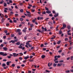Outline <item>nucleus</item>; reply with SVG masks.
<instances>
[{"instance_id":"11","label":"nucleus","mask_w":73,"mask_h":73,"mask_svg":"<svg viewBox=\"0 0 73 73\" xmlns=\"http://www.w3.org/2000/svg\"><path fill=\"white\" fill-rule=\"evenodd\" d=\"M18 54H19V56H23V53H19Z\"/></svg>"},{"instance_id":"54","label":"nucleus","mask_w":73,"mask_h":73,"mask_svg":"<svg viewBox=\"0 0 73 73\" xmlns=\"http://www.w3.org/2000/svg\"><path fill=\"white\" fill-rule=\"evenodd\" d=\"M13 21L14 23H17V22L16 21V20L13 19Z\"/></svg>"},{"instance_id":"27","label":"nucleus","mask_w":73,"mask_h":73,"mask_svg":"<svg viewBox=\"0 0 73 73\" xmlns=\"http://www.w3.org/2000/svg\"><path fill=\"white\" fill-rule=\"evenodd\" d=\"M57 65V64H56L55 63H54L53 66H54L55 67V66H56Z\"/></svg>"},{"instance_id":"52","label":"nucleus","mask_w":73,"mask_h":73,"mask_svg":"<svg viewBox=\"0 0 73 73\" xmlns=\"http://www.w3.org/2000/svg\"><path fill=\"white\" fill-rule=\"evenodd\" d=\"M11 41V42L12 43H15V41L13 40H12Z\"/></svg>"},{"instance_id":"38","label":"nucleus","mask_w":73,"mask_h":73,"mask_svg":"<svg viewBox=\"0 0 73 73\" xmlns=\"http://www.w3.org/2000/svg\"><path fill=\"white\" fill-rule=\"evenodd\" d=\"M19 5H21V6H22V5H23V3H20Z\"/></svg>"},{"instance_id":"40","label":"nucleus","mask_w":73,"mask_h":73,"mask_svg":"<svg viewBox=\"0 0 73 73\" xmlns=\"http://www.w3.org/2000/svg\"><path fill=\"white\" fill-rule=\"evenodd\" d=\"M23 32L25 33V32H26V30L25 29H23Z\"/></svg>"},{"instance_id":"9","label":"nucleus","mask_w":73,"mask_h":73,"mask_svg":"<svg viewBox=\"0 0 73 73\" xmlns=\"http://www.w3.org/2000/svg\"><path fill=\"white\" fill-rule=\"evenodd\" d=\"M4 20H5V19H2L1 20V23H3L4 21Z\"/></svg>"},{"instance_id":"10","label":"nucleus","mask_w":73,"mask_h":73,"mask_svg":"<svg viewBox=\"0 0 73 73\" xmlns=\"http://www.w3.org/2000/svg\"><path fill=\"white\" fill-rule=\"evenodd\" d=\"M28 58H29V57L28 56H27L25 57L24 58V59H25V60H27V59H28Z\"/></svg>"},{"instance_id":"5","label":"nucleus","mask_w":73,"mask_h":73,"mask_svg":"<svg viewBox=\"0 0 73 73\" xmlns=\"http://www.w3.org/2000/svg\"><path fill=\"white\" fill-rule=\"evenodd\" d=\"M51 11L49 10H47L46 11V13H48V14H49V13H51Z\"/></svg>"},{"instance_id":"31","label":"nucleus","mask_w":73,"mask_h":73,"mask_svg":"<svg viewBox=\"0 0 73 73\" xmlns=\"http://www.w3.org/2000/svg\"><path fill=\"white\" fill-rule=\"evenodd\" d=\"M37 31H38V32H39V33H41V31H40V30L39 29H37Z\"/></svg>"},{"instance_id":"41","label":"nucleus","mask_w":73,"mask_h":73,"mask_svg":"<svg viewBox=\"0 0 73 73\" xmlns=\"http://www.w3.org/2000/svg\"><path fill=\"white\" fill-rule=\"evenodd\" d=\"M33 23H35L36 22V20H32Z\"/></svg>"},{"instance_id":"8","label":"nucleus","mask_w":73,"mask_h":73,"mask_svg":"<svg viewBox=\"0 0 73 73\" xmlns=\"http://www.w3.org/2000/svg\"><path fill=\"white\" fill-rule=\"evenodd\" d=\"M3 49L5 51H6V50H8V48H7L5 47L3 48Z\"/></svg>"},{"instance_id":"60","label":"nucleus","mask_w":73,"mask_h":73,"mask_svg":"<svg viewBox=\"0 0 73 73\" xmlns=\"http://www.w3.org/2000/svg\"><path fill=\"white\" fill-rule=\"evenodd\" d=\"M29 47H32V45L30 44H29Z\"/></svg>"},{"instance_id":"16","label":"nucleus","mask_w":73,"mask_h":73,"mask_svg":"<svg viewBox=\"0 0 73 73\" xmlns=\"http://www.w3.org/2000/svg\"><path fill=\"white\" fill-rule=\"evenodd\" d=\"M16 31L17 32H20V29H17V30H16Z\"/></svg>"},{"instance_id":"63","label":"nucleus","mask_w":73,"mask_h":73,"mask_svg":"<svg viewBox=\"0 0 73 73\" xmlns=\"http://www.w3.org/2000/svg\"><path fill=\"white\" fill-rule=\"evenodd\" d=\"M12 14H13V13L12 12H10V15H12Z\"/></svg>"},{"instance_id":"34","label":"nucleus","mask_w":73,"mask_h":73,"mask_svg":"<svg viewBox=\"0 0 73 73\" xmlns=\"http://www.w3.org/2000/svg\"><path fill=\"white\" fill-rule=\"evenodd\" d=\"M70 72V70H67L65 72L66 73H69Z\"/></svg>"},{"instance_id":"42","label":"nucleus","mask_w":73,"mask_h":73,"mask_svg":"<svg viewBox=\"0 0 73 73\" xmlns=\"http://www.w3.org/2000/svg\"><path fill=\"white\" fill-rule=\"evenodd\" d=\"M49 16L50 17L53 16V14H52V13H51L49 15Z\"/></svg>"},{"instance_id":"57","label":"nucleus","mask_w":73,"mask_h":73,"mask_svg":"<svg viewBox=\"0 0 73 73\" xmlns=\"http://www.w3.org/2000/svg\"><path fill=\"white\" fill-rule=\"evenodd\" d=\"M7 57L8 58H11V57L10 56H8Z\"/></svg>"},{"instance_id":"53","label":"nucleus","mask_w":73,"mask_h":73,"mask_svg":"<svg viewBox=\"0 0 73 73\" xmlns=\"http://www.w3.org/2000/svg\"><path fill=\"white\" fill-rule=\"evenodd\" d=\"M22 24H24L25 23L24 22H21V23Z\"/></svg>"},{"instance_id":"24","label":"nucleus","mask_w":73,"mask_h":73,"mask_svg":"<svg viewBox=\"0 0 73 73\" xmlns=\"http://www.w3.org/2000/svg\"><path fill=\"white\" fill-rule=\"evenodd\" d=\"M29 31H32V27L29 28Z\"/></svg>"},{"instance_id":"20","label":"nucleus","mask_w":73,"mask_h":73,"mask_svg":"<svg viewBox=\"0 0 73 73\" xmlns=\"http://www.w3.org/2000/svg\"><path fill=\"white\" fill-rule=\"evenodd\" d=\"M63 27H64V28H66V25L65 24H63Z\"/></svg>"},{"instance_id":"35","label":"nucleus","mask_w":73,"mask_h":73,"mask_svg":"<svg viewBox=\"0 0 73 73\" xmlns=\"http://www.w3.org/2000/svg\"><path fill=\"white\" fill-rule=\"evenodd\" d=\"M4 32L5 33H8V31L7 30H5L4 31Z\"/></svg>"},{"instance_id":"29","label":"nucleus","mask_w":73,"mask_h":73,"mask_svg":"<svg viewBox=\"0 0 73 73\" xmlns=\"http://www.w3.org/2000/svg\"><path fill=\"white\" fill-rule=\"evenodd\" d=\"M14 41L15 42H16V41H18V39L17 38H15L14 39Z\"/></svg>"},{"instance_id":"36","label":"nucleus","mask_w":73,"mask_h":73,"mask_svg":"<svg viewBox=\"0 0 73 73\" xmlns=\"http://www.w3.org/2000/svg\"><path fill=\"white\" fill-rule=\"evenodd\" d=\"M26 12L27 13H29V14H31V13H30V12L28 11H26Z\"/></svg>"},{"instance_id":"3","label":"nucleus","mask_w":73,"mask_h":73,"mask_svg":"<svg viewBox=\"0 0 73 73\" xmlns=\"http://www.w3.org/2000/svg\"><path fill=\"white\" fill-rule=\"evenodd\" d=\"M21 45H23V44L22 43L20 45V46H18L19 48H20V49H22L23 48V46Z\"/></svg>"},{"instance_id":"18","label":"nucleus","mask_w":73,"mask_h":73,"mask_svg":"<svg viewBox=\"0 0 73 73\" xmlns=\"http://www.w3.org/2000/svg\"><path fill=\"white\" fill-rule=\"evenodd\" d=\"M24 19L22 17H21L20 19V20L21 21H23V20Z\"/></svg>"},{"instance_id":"64","label":"nucleus","mask_w":73,"mask_h":73,"mask_svg":"<svg viewBox=\"0 0 73 73\" xmlns=\"http://www.w3.org/2000/svg\"><path fill=\"white\" fill-rule=\"evenodd\" d=\"M42 49L43 50H46V48H43Z\"/></svg>"},{"instance_id":"23","label":"nucleus","mask_w":73,"mask_h":73,"mask_svg":"<svg viewBox=\"0 0 73 73\" xmlns=\"http://www.w3.org/2000/svg\"><path fill=\"white\" fill-rule=\"evenodd\" d=\"M31 14H27V15L29 17H31Z\"/></svg>"},{"instance_id":"50","label":"nucleus","mask_w":73,"mask_h":73,"mask_svg":"<svg viewBox=\"0 0 73 73\" xmlns=\"http://www.w3.org/2000/svg\"><path fill=\"white\" fill-rule=\"evenodd\" d=\"M64 62V60H61L59 61V62Z\"/></svg>"},{"instance_id":"46","label":"nucleus","mask_w":73,"mask_h":73,"mask_svg":"<svg viewBox=\"0 0 73 73\" xmlns=\"http://www.w3.org/2000/svg\"><path fill=\"white\" fill-rule=\"evenodd\" d=\"M44 29L42 30V31H41V33H43V32H44Z\"/></svg>"},{"instance_id":"32","label":"nucleus","mask_w":73,"mask_h":73,"mask_svg":"<svg viewBox=\"0 0 73 73\" xmlns=\"http://www.w3.org/2000/svg\"><path fill=\"white\" fill-rule=\"evenodd\" d=\"M3 2H4V1L3 0L2 1H1L0 2V4H3Z\"/></svg>"},{"instance_id":"39","label":"nucleus","mask_w":73,"mask_h":73,"mask_svg":"<svg viewBox=\"0 0 73 73\" xmlns=\"http://www.w3.org/2000/svg\"><path fill=\"white\" fill-rule=\"evenodd\" d=\"M23 11H24V10H23V9H21L20 10V12H21L22 13H23Z\"/></svg>"},{"instance_id":"44","label":"nucleus","mask_w":73,"mask_h":73,"mask_svg":"<svg viewBox=\"0 0 73 73\" xmlns=\"http://www.w3.org/2000/svg\"><path fill=\"white\" fill-rule=\"evenodd\" d=\"M45 8L46 10H47V11H48V10H49V9H48V8H47L46 7H45Z\"/></svg>"},{"instance_id":"26","label":"nucleus","mask_w":73,"mask_h":73,"mask_svg":"<svg viewBox=\"0 0 73 73\" xmlns=\"http://www.w3.org/2000/svg\"><path fill=\"white\" fill-rule=\"evenodd\" d=\"M2 66L3 67H4L5 66V63H3L2 64Z\"/></svg>"},{"instance_id":"48","label":"nucleus","mask_w":73,"mask_h":73,"mask_svg":"<svg viewBox=\"0 0 73 73\" xmlns=\"http://www.w3.org/2000/svg\"><path fill=\"white\" fill-rule=\"evenodd\" d=\"M21 17H23V18H25V16L24 15H22Z\"/></svg>"},{"instance_id":"30","label":"nucleus","mask_w":73,"mask_h":73,"mask_svg":"<svg viewBox=\"0 0 73 73\" xmlns=\"http://www.w3.org/2000/svg\"><path fill=\"white\" fill-rule=\"evenodd\" d=\"M14 36H15V35H14V34H11V37H14Z\"/></svg>"},{"instance_id":"7","label":"nucleus","mask_w":73,"mask_h":73,"mask_svg":"<svg viewBox=\"0 0 73 73\" xmlns=\"http://www.w3.org/2000/svg\"><path fill=\"white\" fill-rule=\"evenodd\" d=\"M55 15H54V17H57V16H58V13H57L56 14H55Z\"/></svg>"},{"instance_id":"33","label":"nucleus","mask_w":73,"mask_h":73,"mask_svg":"<svg viewBox=\"0 0 73 73\" xmlns=\"http://www.w3.org/2000/svg\"><path fill=\"white\" fill-rule=\"evenodd\" d=\"M0 46L1 47H2H2H3V46H4V44H1L0 45Z\"/></svg>"},{"instance_id":"37","label":"nucleus","mask_w":73,"mask_h":73,"mask_svg":"<svg viewBox=\"0 0 73 73\" xmlns=\"http://www.w3.org/2000/svg\"><path fill=\"white\" fill-rule=\"evenodd\" d=\"M11 66L12 67H15V65L14 64H13Z\"/></svg>"},{"instance_id":"55","label":"nucleus","mask_w":73,"mask_h":73,"mask_svg":"<svg viewBox=\"0 0 73 73\" xmlns=\"http://www.w3.org/2000/svg\"><path fill=\"white\" fill-rule=\"evenodd\" d=\"M65 29V27H63L61 28V29Z\"/></svg>"},{"instance_id":"56","label":"nucleus","mask_w":73,"mask_h":73,"mask_svg":"<svg viewBox=\"0 0 73 73\" xmlns=\"http://www.w3.org/2000/svg\"><path fill=\"white\" fill-rule=\"evenodd\" d=\"M32 54L33 55V56H35V53L34 52H33L32 53Z\"/></svg>"},{"instance_id":"25","label":"nucleus","mask_w":73,"mask_h":73,"mask_svg":"<svg viewBox=\"0 0 73 73\" xmlns=\"http://www.w3.org/2000/svg\"><path fill=\"white\" fill-rule=\"evenodd\" d=\"M19 60H20L21 61V60H23V58L21 57H19Z\"/></svg>"},{"instance_id":"47","label":"nucleus","mask_w":73,"mask_h":73,"mask_svg":"<svg viewBox=\"0 0 73 73\" xmlns=\"http://www.w3.org/2000/svg\"><path fill=\"white\" fill-rule=\"evenodd\" d=\"M30 27L31 28H32V27H33V24H30Z\"/></svg>"},{"instance_id":"22","label":"nucleus","mask_w":73,"mask_h":73,"mask_svg":"<svg viewBox=\"0 0 73 73\" xmlns=\"http://www.w3.org/2000/svg\"><path fill=\"white\" fill-rule=\"evenodd\" d=\"M60 42H61V41L60 40L58 41L57 42V44H60Z\"/></svg>"},{"instance_id":"12","label":"nucleus","mask_w":73,"mask_h":73,"mask_svg":"<svg viewBox=\"0 0 73 73\" xmlns=\"http://www.w3.org/2000/svg\"><path fill=\"white\" fill-rule=\"evenodd\" d=\"M50 64V63H48V66H49V67H50V66L52 65V63H50V65H49Z\"/></svg>"},{"instance_id":"19","label":"nucleus","mask_w":73,"mask_h":73,"mask_svg":"<svg viewBox=\"0 0 73 73\" xmlns=\"http://www.w3.org/2000/svg\"><path fill=\"white\" fill-rule=\"evenodd\" d=\"M59 35H61L62 34V31L61 30H60L59 31Z\"/></svg>"},{"instance_id":"49","label":"nucleus","mask_w":73,"mask_h":73,"mask_svg":"<svg viewBox=\"0 0 73 73\" xmlns=\"http://www.w3.org/2000/svg\"><path fill=\"white\" fill-rule=\"evenodd\" d=\"M46 13V12L45 11H44L42 13V14H45Z\"/></svg>"},{"instance_id":"62","label":"nucleus","mask_w":73,"mask_h":73,"mask_svg":"<svg viewBox=\"0 0 73 73\" xmlns=\"http://www.w3.org/2000/svg\"><path fill=\"white\" fill-rule=\"evenodd\" d=\"M5 18H8V16L7 15H5Z\"/></svg>"},{"instance_id":"13","label":"nucleus","mask_w":73,"mask_h":73,"mask_svg":"<svg viewBox=\"0 0 73 73\" xmlns=\"http://www.w3.org/2000/svg\"><path fill=\"white\" fill-rule=\"evenodd\" d=\"M41 57L42 58H45V56L43 55L41 56Z\"/></svg>"},{"instance_id":"15","label":"nucleus","mask_w":73,"mask_h":73,"mask_svg":"<svg viewBox=\"0 0 73 73\" xmlns=\"http://www.w3.org/2000/svg\"><path fill=\"white\" fill-rule=\"evenodd\" d=\"M70 28H71V27H70V26L68 25L67 26V28L69 30L70 29Z\"/></svg>"},{"instance_id":"17","label":"nucleus","mask_w":73,"mask_h":73,"mask_svg":"<svg viewBox=\"0 0 73 73\" xmlns=\"http://www.w3.org/2000/svg\"><path fill=\"white\" fill-rule=\"evenodd\" d=\"M61 65H62V63H60V64H58L57 66H61Z\"/></svg>"},{"instance_id":"61","label":"nucleus","mask_w":73,"mask_h":73,"mask_svg":"<svg viewBox=\"0 0 73 73\" xmlns=\"http://www.w3.org/2000/svg\"><path fill=\"white\" fill-rule=\"evenodd\" d=\"M43 19V17H40V20H41V19Z\"/></svg>"},{"instance_id":"28","label":"nucleus","mask_w":73,"mask_h":73,"mask_svg":"<svg viewBox=\"0 0 73 73\" xmlns=\"http://www.w3.org/2000/svg\"><path fill=\"white\" fill-rule=\"evenodd\" d=\"M52 12L53 13H54V14H56V12L54 10H53L52 11Z\"/></svg>"},{"instance_id":"59","label":"nucleus","mask_w":73,"mask_h":73,"mask_svg":"<svg viewBox=\"0 0 73 73\" xmlns=\"http://www.w3.org/2000/svg\"><path fill=\"white\" fill-rule=\"evenodd\" d=\"M40 47H42V46H44V44H42L40 45Z\"/></svg>"},{"instance_id":"21","label":"nucleus","mask_w":73,"mask_h":73,"mask_svg":"<svg viewBox=\"0 0 73 73\" xmlns=\"http://www.w3.org/2000/svg\"><path fill=\"white\" fill-rule=\"evenodd\" d=\"M9 63H10V62H7L6 64H7V66H9Z\"/></svg>"},{"instance_id":"14","label":"nucleus","mask_w":73,"mask_h":73,"mask_svg":"<svg viewBox=\"0 0 73 73\" xmlns=\"http://www.w3.org/2000/svg\"><path fill=\"white\" fill-rule=\"evenodd\" d=\"M16 45H19L20 44V42H17L16 43Z\"/></svg>"},{"instance_id":"45","label":"nucleus","mask_w":73,"mask_h":73,"mask_svg":"<svg viewBox=\"0 0 73 73\" xmlns=\"http://www.w3.org/2000/svg\"><path fill=\"white\" fill-rule=\"evenodd\" d=\"M65 41H68V38H65Z\"/></svg>"},{"instance_id":"1","label":"nucleus","mask_w":73,"mask_h":73,"mask_svg":"<svg viewBox=\"0 0 73 73\" xmlns=\"http://www.w3.org/2000/svg\"><path fill=\"white\" fill-rule=\"evenodd\" d=\"M0 55H1V56H7V53H5L4 54V53L2 52H0Z\"/></svg>"},{"instance_id":"2","label":"nucleus","mask_w":73,"mask_h":73,"mask_svg":"<svg viewBox=\"0 0 73 73\" xmlns=\"http://www.w3.org/2000/svg\"><path fill=\"white\" fill-rule=\"evenodd\" d=\"M13 57H17V56L19 55V54H16V53H13Z\"/></svg>"},{"instance_id":"6","label":"nucleus","mask_w":73,"mask_h":73,"mask_svg":"<svg viewBox=\"0 0 73 73\" xmlns=\"http://www.w3.org/2000/svg\"><path fill=\"white\" fill-rule=\"evenodd\" d=\"M31 42V41H28L26 43V44L27 45H28L29 44V42Z\"/></svg>"},{"instance_id":"43","label":"nucleus","mask_w":73,"mask_h":73,"mask_svg":"<svg viewBox=\"0 0 73 73\" xmlns=\"http://www.w3.org/2000/svg\"><path fill=\"white\" fill-rule=\"evenodd\" d=\"M4 7H7V4H6L5 3L4 4Z\"/></svg>"},{"instance_id":"4","label":"nucleus","mask_w":73,"mask_h":73,"mask_svg":"<svg viewBox=\"0 0 73 73\" xmlns=\"http://www.w3.org/2000/svg\"><path fill=\"white\" fill-rule=\"evenodd\" d=\"M54 61H56V60H58V58H57V56H54Z\"/></svg>"},{"instance_id":"51","label":"nucleus","mask_w":73,"mask_h":73,"mask_svg":"<svg viewBox=\"0 0 73 73\" xmlns=\"http://www.w3.org/2000/svg\"><path fill=\"white\" fill-rule=\"evenodd\" d=\"M27 36H25L24 37V39L25 40H27Z\"/></svg>"},{"instance_id":"58","label":"nucleus","mask_w":73,"mask_h":73,"mask_svg":"<svg viewBox=\"0 0 73 73\" xmlns=\"http://www.w3.org/2000/svg\"><path fill=\"white\" fill-rule=\"evenodd\" d=\"M61 52H62V50H60L58 51V52H59V53H61Z\"/></svg>"}]
</instances>
